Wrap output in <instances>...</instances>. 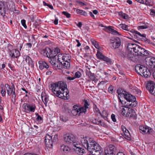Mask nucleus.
Masks as SVG:
<instances>
[{"label":"nucleus","instance_id":"nucleus-28","mask_svg":"<svg viewBox=\"0 0 155 155\" xmlns=\"http://www.w3.org/2000/svg\"><path fill=\"white\" fill-rule=\"evenodd\" d=\"M145 71L142 73V75H141L145 78H147L150 77L151 75V73L149 70L147 68Z\"/></svg>","mask_w":155,"mask_h":155},{"label":"nucleus","instance_id":"nucleus-63","mask_svg":"<svg viewBox=\"0 0 155 155\" xmlns=\"http://www.w3.org/2000/svg\"><path fill=\"white\" fill-rule=\"evenodd\" d=\"M58 140V135H55L54 136L53 140V142H56Z\"/></svg>","mask_w":155,"mask_h":155},{"label":"nucleus","instance_id":"nucleus-37","mask_svg":"<svg viewBox=\"0 0 155 155\" xmlns=\"http://www.w3.org/2000/svg\"><path fill=\"white\" fill-rule=\"evenodd\" d=\"M86 109L83 106L78 108L77 110V114H80L82 113H85L86 111Z\"/></svg>","mask_w":155,"mask_h":155},{"label":"nucleus","instance_id":"nucleus-54","mask_svg":"<svg viewBox=\"0 0 155 155\" xmlns=\"http://www.w3.org/2000/svg\"><path fill=\"white\" fill-rule=\"evenodd\" d=\"M118 99H119V108L120 107H124V106H123L124 104H123V101H122L120 99V98L119 97H118Z\"/></svg>","mask_w":155,"mask_h":155},{"label":"nucleus","instance_id":"nucleus-3","mask_svg":"<svg viewBox=\"0 0 155 155\" xmlns=\"http://www.w3.org/2000/svg\"><path fill=\"white\" fill-rule=\"evenodd\" d=\"M64 141L67 144H70L74 146L77 142L78 140L73 135L70 134H66L64 136Z\"/></svg>","mask_w":155,"mask_h":155},{"label":"nucleus","instance_id":"nucleus-41","mask_svg":"<svg viewBox=\"0 0 155 155\" xmlns=\"http://www.w3.org/2000/svg\"><path fill=\"white\" fill-rule=\"evenodd\" d=\"M118 13L119 15L124 19H126L127 18V15L126 14L123 13L122 12H120Z\"/></svg>","mask_w":155,"mask_h":155},{"label":"nucleus","instance_id":"nucleus-36","mask_svg":"<svg viewBox=\"0 0 155 155\" xmlns=\"http://www.w3.org/2000/svg\"><path fill=\"white\" fill-rule=\"evenodd\" d=\"M14 91L12 93V101L13 103L15 102V99L16 96V94L15 93V89L14 86L13 85Z\"/></svg>","mask_w":155,"mask_h":155},{"label":"nucleus","instance_id":"nucleus-12","mask_svg":"<svg viewBox=\"0 0 155 155\" xmlns=\"http://www.w3.org/2000/svg\"><path fill=\"white\" fill-rule=\"evenodd\" d=\"M45 142L47 147L52 148L53 143L52 137L48 134H46L45 137Z\"/></svg>","mask_w":155,"mask_h":155},{"label":"nucleus","instance_id":"nucleus-10","mask_svg":"<svg viewBox=\"0 0 155 155\" xmlns=\"http://www.w3.org/2000/svg\"><path fill=\"white\" fill-rule=\"evenodd\" d=\"M58 60L59 62L61 61H70L71 59V56L68 54H58Z\"/></svg>","mask_w":155,"mask_h":155},{"label":"nucleus","instance_id":"nucleus-21","mask_svg":"<svg viewBox=\"0 0 155 155\" xmlns=\"http://www.w3.org/2000/svg\"><path fill=\"white\" fill-rule=\"evenodd\" d=\"M124 97L129 103H130V101L136 100V97H135L130 94H128V93L124 95Z\"/></svg>","mask_w":155,"mask_h":155},{"label":"nucleus","instance_id":"nucleus-50","mask_svg":"<svg viewBox=\"0 0 155 155\" xmlns=\"http://www.w3.org/2000/svg\"><path fill=\"white\" fill-rule=\"evenodd\" d=\"M1 93L2 96L4 97L6 93V91L4 87L2 88Z\"/></svg>","mask_w":155,"mask_h":155},{"label":"nucleus","instance_id":"nucleus-60","mask_svg":"<svg viewBox=\"0 0 155 155\" xmlns=\"http://www.w3.org/2000/svg\"><path fill=\"white\" fill-rule=\"evenodd\" d=\"M99 122H100V124L98 125H101L103 127H105L106 126L105 123L104 122H102L101 120H99Z\"/></svg>","mask_w":155,"mask_h":155},{"label":"nucleus","instance_id":"nucleus-56","mask_svg":"<svg viewBox=\"0 0 155 155\" xmlns=\"http://www.w3.org/2000/svg\"><path fill=\"white\" fill-rule=\"evenodd\" d=\"M153 130L150 127H148L147 129V133H148L149 134H151L152 133Z\"/></svg>","mask_w":155,"mask_h":155},{"label":"nucleus","instance_id":"nucleus-57","mask_svg":"<svg viewBox=\"0 0 155 155\" xmlns=\"http://www.w3.org/2000/svg\"><path fill=\"white\" fill-rule=\"evenodd\" d=\"M28 63L29 66L31 68H33L34 67V64L32 60L28 62Z\"/></svg>","mask_w":155,"mask_h":155},{"label":"nucleus","instance_id":"nucleus-64","mask_svg":"<svg viewBox=\"0 0 155 155\" xmlns=\"http://www.w3.org/2000/svg\"><path fill=\"white\" fill-rule=\"evenodd\" d=\"M104 155H115L114 154H111L109 153V150H105Z\"/></svg>","mask_w":155,"mask_h":155},{"label":"nucleus","instance_id":"nucleus-15","mask_svg":"<svg viewBox=\"0 0 155 155\" xmlns=\"http://www.w3.org/2000/svg\"><path fill=\"white\" fill-rule=\"evenodd\" d=\"M58 55L57 56L56 55L54 56V57L49 59V62L53 65L56 66L57 65V67H58V65H59L60 66V63L59 62V61L58 60Z\"/></svg>","mask_w":155,"mask_h":155},{"label":"nucleus","instance_id":"nucleus-59","mask_svg":"<svg viewBox=\"0 0 155 155\" xmlns=\"http://www.w3.org/2000/svg\"><path fill=\"white\" fill-rule=\"evenodd\" d=\"M65 78L67 80L70 81L73 80L75 79L74 77H71L70 76L66 77Z\"/></svg>","mask_w":155,"mask_h":155},{"label":"nucleus","instance_id":"nucleus-9","mask_svg":"<svg viewBox=\"0 0 155 155\" xmlns=\"http://www.w3.org/2000/svg\"><path fill=\"white\" fill-rule=\"evenodd\" d=\"M147 88L151 94L155 96V84L153 81H148Z\"/></svg>","mask_w":155,"mask_h":155},{"label":"nucleus","instance_id":"nucleus-13","mask_svg":"<svg viewBox=\"0 0 155 155\" xmlns=\"http://www.w3.org/2000/svg\"><path fill=\"white\" fill-rule=\"evenodd\" d=\"M80 143L79 142H77L73 146L75 148H74V149L76 153L77 154L79 155H82L84 153L85 150L84 149L80 147Z\"/></svg>","mask_w":155,"mask_h":155},{"label":"nucleus","instance_id":"nucleus-7","mask_svg":"<svg viewBox=\"0 0 155 155\" xmlns=\"http://www.w3.org/2000/svg\"><path fill=\"white\" fill-rule=\"evenodd\" d=\"M96 55L98 59L104 61L107 64H111L112 61L111 59L104 55L99 50L97 51Z\"/></svg>","mask_w":155,"mask_h":155},{"label":"nucleus","instance_id":"nucleus-43","mask_svg":"<svg viewBox=\"0 0 155 155\" xmlns=\"http://www.w3.org/2000/svg\"><path fill=\"white\" fill-rule=\"evenodd\" d=\"M149 26L145 24L141 26H139L138 27V30L145 29L148 28Z\"/></svg>","mask_w":155,"mask_h":155},{"label":"nucleus","instance_id":"nucleus-1","mask_svg":"<svg viewBox=\"0 0 155 155\" xmlns=\"http://www.w3.org/2000/svg\"><path fill=\"white\" fill-rule=\"evenodd\" d=\"M49 87L56 96L65 100L69 99L68 91L66 84L65 83L59 81L51 84L49 85Z\"/></svg>","mask_w":155,"mask_h":155},{"label":"nucleus","instance_id":"nucleus-38","mask_svg":"<svg viewBox=\"0 0 155 155\" xmlns=\"http://www.w3.org/2000/svg\"><path fill=\"white\" fill-rule=\"evenodd\" d=\"M117 93L119 95L123 94L124 97V95L127 93V92L124 91L121 88H119L117 91Z\"/></svg>","mask_w":155,"mask_h":155},{"label":"nucleus","instance_id":"nucleus-30","mask_svg":"<svg viewBox=\"0 0 155 155\" xmlns=\"http://www.w3.org/2000/svg\"><path fill=\"white\" fill-rule=\"evenodd\" d=\"M75 10H76L77 13L78 14H79L84 16H87V15L86 12L82 10L74 8V11H75Z\"/></svg>","mask_w":155,"mask_h":155},{"label":"nucleus","instance_id":"nucleus-26","mask_svg":"<svg viewBox=\"0 0 155 155\" xmlns=\"http://www.w3.org/2000/svg\"><path fill=\"white\" fill-rule=\"evenodd\" d=\"M109 150V153L111 154H114L116 153V149L115 146L114 145L110 144L109 146V149H107Z\"/></svg>","mask_w":155,"mask_h":155},{"label":"nucleus","instance_id":"nucleus-52","mask_svg":"<svg viewBox=\"0 0 155 155\" xmlns=\"http://www.w3.org/2000/svg\"><path fill=\"white\" fill-rule=\"evenodd\" d=\"M114 87L112 86H111L108 88V91L110 93H112L114 91Z\"/></svg>","mask_w":155,"mask_h":155},{"label":"nucleus","instance_id":"nucleus-31","mask_svg":"<svg viewBox=\"0 0 155 155\" xmlns=\"http://www.w3.org/2000/svg\"><path fill=\"white\" fill-rule=\"evenodd\" d=\"M119 26L123 29L130 32L131 29L129 28V26L125 24H120Z\"/></svg>","mask_w":155,"mask_h":155},{"label":"nucleus","instance_id":"nucleus-61","mask_svg":"<svg viewBox=\"0 0 155 155\" xmlns=\"http://www.w3.org/2000/svg\"><path fill=\"white\" fill-rule=\"evenodd\" d=\"M60 49L58 48H55L54 51V54H58L60 52Z\"/></svg>","mask_w":155,"mask_h":155},{"label":"nucleus","instance_id":"nucleus-5","mask_svg":"<svg viewBox=\"0 0 155 155\" xmlns=\"http://www.w3.org/2000/svg\"><path fill=\"white\" fill-rule=\"evenodd\" d=\"M134 53L136 54L135 55H137L141 56H147L149 55V53L148 51L141 47L137 45Z\"/></svg>","mask_w":155,"mask_h":155},{"label":"nucleus","instance_id":"nucleus-44","mask_svg":"<svg viewBox=\"0 0 155 155\" xmlns=\"http://www.w3.org/2000/svg\"><path fill=\"white\" fill-rule=\"evenodd\" d=\"M44 103L46 106H47V103L48 101V96L46 95H45L44 96Z\"/></svg>","mask_w":155,"mask_h":155},{"label":"nucleus","instance_id":"nucleus-19","mask_svg":"<svg viewBox=\"0 0 155 155\" xmlns=\"http://www.w3.org/2000/svg\"><path fill=\"white\" fill-rule=\"evenodd\" d=\"M9 54L12 57L14 58L18 57L20 54L19 51L15 49L10 51Z\"/></svg>","mask_w":155,"mask_h":155},{"label":"nucleus","instance_id":"nucleus-6","mask_svg":"<svg viewBox=\"0 0 155 155\" xmlns=\"http://www.w3.org/2000/svg\"><path fill=\"white\" fill-rule=\"evenodd\" d=\"M134 53L136 54L135 55H137L141 56H147L149 55V53L148 51L141 47L137 45Z\"/></svg>","mask_w":155,"mask_h":155},{"label":"nucleus","instance_id":"nucleus-45","mask_svg":"<svg viewBox=\"0 0 155 155\" xmlns=\"http://www.w3.org/2000/svg\"><path fill=\"white\" fill-rule=\"evenodd\" d=\"M60 120L64 122H66L68 120V117L64 116H61L60 117Z\"/></svg>","mask_w":155,"mask_h":155},{"label":"nucleus","instance_id":"nucleus-18","mask_svg":"<svg viewBox=\"0 0 155 155\" xmlns=\"http://www.w3.org/2000/svg\"><path fill=\"white\" fill-rule=\"evenodd\" d=\"M122 130L123 131L124 135H123L125 138L126 139L130 140L131 139L130 135V134L129 131L126 129L125 127L122 125L121 126Z\"/></svg>","mask_w":155,"mask_h":155},{"label":"nucleus","instance_id":"nucleus-62","mask_svg":"<svg viewBox=\"0 0 155 155\" xmlns=\"http://www.w3.org/2000/svg\"><path fill=\"white\" fill-rule=\"evenodd\" d=\"M5 4L3 2L0 1V10H1L2 8H4V7L5 6Z\"/></svg>","mask_w":155,"mask_h":155},{"label":"nucleus","instance_id":"nucleus-14","mask_svg":"<svg viewBox=\"0 0 155 155\" xmlns=\"http://www.w3.org/2000/svg\"><path fill=\"white\" fill-rule=\"evenodd\" d=\"M146 64L148 66H150L155 68V58L153 57H148L146 58Z\"/></svg>","mask_w":155,"mask_h":155},{"label":"nucleus","instance_id":"nucleus-48","mask_svg":"<svg viewBox=\"0 0 155 155\" xmlns=\"http://www.w3.org/2000/svg\"><path fill=\"white\" fill-rule=\"evenodd\" d=\"M62 14L68 18H70L71 17V14L67 12H62Z\"/></svg>","mask_w":155,"mask_h":155},{"label":"nucleus","instance_id":"nucleus-49","mask_svg":"<svg viewBox=\"0 0 155 155\" xmlns=\"http://www.w3.org/2000/svg\"><path fill=\"white\" fill-rule=\"evenodd\" d=\"M90 104L88 103L87 101L86 100H84V106L83 107L87 109L88 108V106H89Z\"/></svg>","mask_w":155,"mask_h":155},{"label":"nucleus","instance_id":"nucleus-4","mask_svg":"<svg viewBox=\"0 0 155 155\" xmlns=\"http://www.w3.org/2000/svg\"><path fill=\"white\" fill-rule=\"evenodd\" d=\"M110 43L112 49L118 48L121 45L120 39L117 37L112 38L110 40Z\"/></svg>","mask_w":155,"mask_h":155},{"label":"nucleus","instance_id":"nucleus-22","mask_svg":"<svg viewBox=\"0 0 155 155\" xmlns=\"http://www.w3.org/2000/svg\"><path fill=\"white\" fill-rule=\"evenodd\" d=\"M70 61H61L59 62L60 63L61 67L62 68H65L67 69H69L70 68Z\"/></svg>","mask_w":155,"mask_h":155},{"label":"nucleus","instance_id":"nucleus-23","mask_svg":"<svg viewBox=\"0 0 155 155\" xmlns=\"http://www.w3.org/2000/svg\"><path fill=\"white\" fill-rule=\"evenodd\" d=\"M137 45L135 44L129 43L127 46V51L131 52L133 51L134 52L136 50L135 48H136Z\"/></svg>","mask_w":155,"mask_h":155},{"label":"nucleus","instance_id":"nucleus-47","mask_svg":"<svg viewBox=\"0 0 155 155\" xmlns=\"http://www.w3.org/2000/svg\"><path fill=\"white\" fill-rule=\"evenodd\" d=\"M9 89H7V94L9 96L11 95V94L14 91V88L10 87L8 88Z\"/></svg>","mask_w":155,"mask_h":155},{"label":"nucleus","instance_id":"nucleus-34","mask_svg":"<svg viewBox=\"0 0 155 155\" xmlns=\"http://www.w3.org/2000/svg\"><path fill=\"white\" fill-rule=\"evenodd\" d=\"M139 127L140 131L141 133H142L143 134H145L147 133L148 127L141 126H140Z\"/></svg>","mask_w":155,"mask_h":155},{"label":"nucleus","instance_id":"nucleus-58","mask_svg":"<svg viewBox=\"0 0 155 155\" xmlns=\"http://www.w3.org/2000/svg\"><path fill=\"white\" fill-rule=\"evenodd\" d=\"M111 118L112 120L114 122L116 121V120L115 118V115L114 114H112L111 115Z\"/></svg>","mask_w":155,"mask_h":155},{"label":"nucleus","instance_id":"nucleus-20","mask_svg":"<svg viewBox=\"0 0 155 155\" xmlns=\"http://www.w3.org/2000/svg\"><path fill=\"white\" fill-rule=\"evenodd\" d=\"M39 68L41 70H43L44 68L46 69L49 68V65L46 62L42 61H38Z\"/></svg>","mask_w":155,"mask_h":155},{"label":"nucleus","instance_id":"nucleus-35","mask_svg":"<svg viewBox=\"0 0 155 155\" xmlns=\"http://www.w3.org/2000/svg\"><path fill=\"white\" fill-rule=\"evenodd\" d=\"M99 114L104 118L107 117L108 115L106 110L104 109L102 110V113L99 112Z\"/></svg>","mask_w":155,"mask_h":155},{"label":"nucleus","instance_id":"nucleus-8","mask_svg":"<svg viewBox=\"0 0 155 155\" xmlns=\"http://www.w3.org/2000/svg\"><path fill=\"white\" fill-rule=\"evenodd\" d=\"M23 107L25 110V112L27 113L34 112L36 108V106L34 104L24 103L23 105Z\"/></svg>","mask_w":155,"mask_h":155},{"label":"nucleus","instance_id":"nucleus-24","mask_svg":"<svg viewBox=\"0 0 155 155\" xmlns=\"http://www.w3.org/2000/svg\"><path fill=\"white\" fill-rule=\"evenodd\" d=\"M127 109H128V111L126 114V116L130 117H133L134 116V110L131 108H128V107H125Z\"/></svg>","mask_w":155,"mask_h":155},{"label":"nucleus","instance_id":"nucleus-39","mask_svg":"<svg viewBox=\"0 0 155 155\" xmlns=\"http://www.w3.org/2000/svg\"><path fill=\"white\" fill-rule=\"evenodd\" d=\"M4 8H2L1 10H0V14L1 15L4 16L6 13V11L8 10V8L6 7L5 6L3 7Z\"/></svg>","mask_w":155,"mask_h":155},{"label":"nucleus","instance_id":"nucleus-27","mask_svg":"<svg viewBox=\"0 0 155 155\" xmlns=\"http://www.w3.org/2000/svg\"><path fill=\"white\" fill-rule=\"evenodd\" d=\"M134 52H133V51H132V52H131L130 51H127V53L124 55V57L127 58H129L131 60H133L134 58L135 57Z\"/></svg>","mask_w":155,"mask_h":155},{"label":"nucleus","instance_id":"nucleus-40","mask_svg":"<svg viewBox=\"0 0 155 155\" xmlns=\"http://www.w3.org/2000/svg\"><path fill=\"white\" fill-rule=\"evenodd\" d=\"M35 114L37 116V117L36 118V120L37 121L41 122L43 120V118L40 116L37 113H36Z\"/></svg>","mask_w":155,"mask_h":155},{"label":"nucleus","instance_id":"nucleus-17","mask_svg":"<svg viewBox=\"0 0 155 155\" xmlns=\"http://www.w3.org/2000/svg\"><path fill=\"white\" fill-rule=\"evenodd\" d=\"M40 53L44 56L49 57L50 56L51 53V50L49 48H46L45 49H41Z\"/></svg>","mask_w":155,"mask_h":155},{"label":"nucleus","instance_id":"nucleus-46","mask_svg":"<svg viewBox=\"0 0 155 155\" xmlns=\"http://www.w3.org/2000/svg\"><path fill=\"white\" fill-rule=\"evenodd\" d=\"M81 75V73L79 71H77L75 73L74 77L75 79V78H79Z\"/></svg>","mask_w":155,"mask_h":155},{"label":"nucleus","instance_id":"nucleus-32","mask_svg":"<svg viewBox=\"0 0 155 155\" xmlns=\"http://www.w3.org/2000/svg\"><path fill=\"white\" fill-rule=\"evenodd\" d=\"M60 150L61 151H63L65 152H67L70 151V149L68 146L63 145L61 146Z\"/></svg>","mask_w":155,"mask_h":155},{"label":"nucleus","instance_id":"nucleus-55","mask_svg":"<svg viewBox=\"0 0 155 155\" xmlns=\"http://www.w3.org/2000/svg\"><path fill=\"white\" fill-rule=\"evenodd\" d=\"M150 15L153 17L155 16V10L153 9H150Z\"/></svg>","mask_w":155,"mask_h":155},{"label":"nucleus","instance_id":"nucleus-42","mask_svg":"<svg viewBox=\"0 0 155 155\" xmlns=\"http://www.w3.org/2000/svg\"><path fill=\"white\" fill-rule=\"evenodd\" d=\"M119 111L122 115H124L126 113V110L123 107H120Z\"/></svg>","mask_w":155,"mask_h":155},{"label":"nucleus","instance_id":"nucleus-51","mask_svg":"<svg viewBox=\"0 0 155 155\" xmlns=\"http://www.w3.org/2000/svg\"><path fill=\"white\" fill-rule=\"evenodd\" d=\"M25 20L24 19L22 20L21 21V22L22 26L26 29L27 28V26L25 23Z\"/></svg>","mask_w":155,"mask_h":155},{"label":"nucleus","instance_id":"nucleus-11","mask_svg":"<svg viewBox=\"0 0 155 155\" xmlns=\"http://www.w3.org/2000/svg\"><path fill=\"white\" fill-rule=\"evenodd\" d=\"M85 71L86 75L88 76L91 80L94 81L95 82L97 81V79H96L94 74L91 72L90 68L88 66H86Z\"/></svg>","mask_w":155,"mask_h":155},{"label":"nucleus","instance_id":"nucleus-29","mask_svg":"<svg viewBox=\"0 0 155 155\" xmlns=\"http://www.w3.org/2000/svg\"><path fill=\"white\" fill-rule=\"evenodd\" d=\"M130 32L134 33L135 34H136L139 36L144 38V39L145 40L147 39V38H146L145 34H141L140 32H138V31H135L132 29H131Z\"/></svg>","mask_w":155,"mask_h":155},{"label":"nucleus","instance_id":"nucleus-16","mask_svg":"<svg viewBox=\"0 0 155 155\" xmlns=\"http://www.w3.org/2000/svg\"><path fill=\"white\" fill-rule=\"evenodd\" d=\"M147 67L140 64L137 65L135 68V71L136 72L140 75H142V73L144 71Z\"/></svg>","mask_w":155,"mask_h":155},{"label":"nucleus","instance_id":"nucleus-53","mask_svg":"<svg viewBox=\"0 0 155 155\" xmlns=\"http://www.w3.org/2000/svg\"><path fill=\"white\" fill-rule=\"evenodd\" d=\"M92 122L93 123L96 124L98 125L100 124L99 121H97L96 119L94 118H93L92 119Z\"/></svg>","mask_w":155,"mask_h":155},{"label":"nucleus","instance_id":"nucleus-25","mask_svg":"<svg viewBox=\"0 0 155 155\" xmlns=\"http://www.w3.org/2000/svg\"><path fill=\"white\" fill-rule=\"evenodd\" d=\"M104 30L105 31L108 30L110 32V33H111V34L115 35H120L118 32L112 28L110 26L106 27V28L104 29Z\"/></svg>","mask_w":155,"mask_h":155},{"label":"nucleus","instance_id":"nucleus-33","mask_svg":"<svg viewBox=\"0 0 155 155\" xmlns=\"http://www.w3.org/2000/svg\"><path fill=\"white\" fill-rule=\"evenodd\" d=\"M130 103H128L127 106L131 107H136L137 104V102L136 101V100L130 101Z\"/></svg>","mask_w":155,"mask_h":155},{"label":"nucleus","instance_id":"nucleus-2","mask_svg":"<svg viewBox=\"0 0 155 155\" xmlns=\"http://www.w3.org/2000/svg\"><path fill=\"white\" fill-rule=\"evenodd\" d=\"M81 142L84 148L87 149L92 155H101V147L92 139L90 138L88 140L87 137H81Z\"/></svg>","mask_w":155,"mask_h":155}]
</instances>
